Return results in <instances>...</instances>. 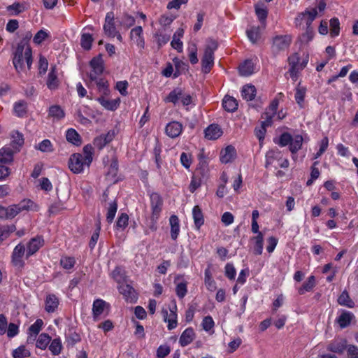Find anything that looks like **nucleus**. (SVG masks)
<instances>
[{"label":"nucleus","instance_id":"f257e3e1","mask_svg":"<svg viewBox=\"0 0 358 358\" xmlns=\"http://www.w3.org/2000/svg\"><path fill=\"white\" fill-rule=\"evenodd\" d=\"M218 47L217 42L213 39H209L205 48L204 54L201 59L202 71L208 73L214 64V52Z\"/></svg>","mask_w":358,"mask_h":358},{"label":"nucleus","instance_id":"f03ea898","mask_svg":"<svg viewBox=\"0 0 358 358\" xmlns=\"http://www.w3.org/2000/svg\"><path fill=\"white\" fill-rule=\"evenodd\" d=\"M34 206L35 203L30 199H23L17 204L10 205L6 208V220L12 219L24 210H32Z\"/></svg>","mask_w":358,"mask_h":358},{"label":"nucleus","instance_id":"7ed1b4c3","mask_svg":"<svg viewBox=\"0 0 358 358\" xmlns=\"http://www.w3.org/2000/svg\"><path fill=\"white\" fill-rule=\"evenodd\" d=\"M25 45L26 42L24 41H20L17 43L13 58V64L14 65L15 69L18 73L23 71L24 69V61H26V46H24Z\"/></svg>","mask_w":358,"mask_h":358},{"label":"nucleus","instance_id":"20e7f679","mask_svg":"<svg viewBox=\"0 0 358 358\" xmlns=\"http://www.w3.org/2000/svg\"><path fill=\"white\" fill-rule=\"evenodd\" d=\"M87 166V163L80 153L73 154L69 160V167L74 173H80L84 170V167Z\"/></svg>","mask_w":358,"mask_h":358},{"label":"nucleus","instance_id":"39448f33","mask_svg":"<svg viewBox=\"0 0 358 358\" xmlns=\"http://www.w3.org/2000/svg\"><path fill=\"white\" fill-rule=\"evenodd\" d=\"M292 42V38L288 35L276 36L273 38L272 51L277 54L288 48Z\"/></svg>","mask_w":358,"mask_h":358},{"label":"nucleus","instance_id":"423d86ee","mask_svg":"<svg viewBox=\"0 0 358 358\" xmlns=\"http://www.w3.org/2000/svg\"><path fill=\"white\" fill-rule=\"evenodd\" d=\"M25 252L24 245L22 244H18L15 246L12 254V263L13 264L19 268H22L24 266V262L22 259V257Z\"/></svg>","mask_w":358,"mask_h":358},{"label":"nucleus","instance_id":"0eeeda50","mask_svg":"<svg viewBox=\"0 0 358 358\" xmlns=\"http://www.w3.org/2000/svg\"><path fill=\"white\" fill-rule=\"evenodd\" d=\"M119 292L124 296L127 301L135 303L137 300V294L135 289L129 284L122 283L118 286Z\"/></svg>","mask_w":358,"mask_h":358},{"label":"nucleus","instance_id":"6e6552de","mask_svg":"<svg viewBox=\"0 0 358 358\" xmlns=\"http://www.w3.org/2000/svg\"><path fill=\"white\" fill-rule=\"evenodd\" d=\"M150 199L152 214H154V216L160 215L163 206V199L162 196L157 192H152L150 194Z\"/></svg>","mask_w":358,"mask_h":358},{"label":"nucleus","instance_id":"1a4fd4ad","mask_svg":"<svg viewBox=\"0 0 358 358\" xmlns=\"http://www.w3.org/2000/svg\"><path fill=\"white\" fill-rule=\"evenodd\" d=\"M103 31L105 34L108 36L115 34L117 29L115 25V15L112 11L106 13L103 24Z\"/></svg>","mask_w":358,"mask_h":358},{"label":"nucleus","instance_id":"9d476101","mask_svg":"<svg viewBox=\"0 0 358 358\" xmlns=\"http://www.w3.org/2000/svg\"><path fill=\"white\" fill-rule=\"evenodd\" d=\"M44 241L41 236H36L31 238L27 244L26 257L35 254L43 245Z\"/></svg>","mask_w":358,"mask_h":358},{"label":"nucleus","instance_id":"9b49d317","mask_svg":"<svg viewBox=\"0 0 358 358\" xmlns=\"http://www.w3.org/2000/svg\"><path fill=\"white\" fill-rule=\"evenodd\" d=\"M182 131V125L178 121H173L169 122L166 128V134L171 138H174L178 137Z\"/></svg>","mask_w":358,"mask_h":358},{"label":"nucleus","instance_id":"f8f14e48","mask_svg":"<svg viewBox=\"0 0 358 358\" xmlns=\"http://www.w3.org/2000/svg\"><path fill=\"white\" fill-rule=\"evenodd\" d=\"M205 137L208 140H216L222 135L221 127L216 124L209 125L204 131Z\"/></svg>","mask_w":358,"mask_h":358},{"label":"nucleus","instance_id":"ddd939ff","mask_svg":"<svg viewBox=\"0 0 358 358\" xmlns=\"http://www.w3.org/2000/svg\"><path fill=\"white\" fill-rule=\"evenodd\" d=\"M236 156V151L234 146L228 145L220 152V161L223 164L232 162Z\"/></svg>","mask_w":358,"mask_h":358},{"label":"nucleus","instance_id":"4468645a","mask_svg":"<svg viewBox=\"0 0 358 358\" xmlns=\"http://www.w3.org/2000/svg\"><path fill=\"white\" fill-rule=\"evenodd\" d=\"M130 38L135 41L136 45L140 48H144L145 41L143 36V28L141 26H137L131 30Z\"/></svg>","mask_w":358,"mask_h":358},{"label":"nucleus","instance_id":"2eb2a0df","mask_svg":"<svg viewBox=\"0 0 358 358\" xmlns=\"http://www.w3.org/2000/svg\"><path fill=\"white\" fill-rule=\"evenodd\" d=\"M347 348V342L344 339L335 340L327 345V350L334 353L343 354Z\"/></svg>","mask_w":358,"mask_h":358},{"label":"nucleus","instance_id":"dca6fc26","mask_svg":"<svg viewBox=\"0 0 358 358\" xmlns=\"http://www.w3.org/2000/svg\"><path fill=\"white\" fill-rule=\"evenodd\" d=\"M32 36V34L31 32L28 31L27 34H26V36L25 37H24L20 41H24L26 42V45L24 46H26V53H25V56H26V63H27V69L28 70H29L31 69V64H32V62H33V58H32V51H31V48L29 44V41L30 40V38H31Z\"/></svg>","mask_w":358,"mask_h":358},{"label":"nucleus","instance_id":"f3484780","mask_svg":"<svg viewBox=\"0 0 358 358\" xmlns=\"http://www.w3.org/2000/svg\"><path fill=\"white\" fill-rule=\"evenodd\" d=\"M299 57L297 53L293 54L288 58L289 64L290 66L289 73L292 78H295L297 76V73H299Z\"/></svg>","mask_w":358,"mask_h":358},{"label":"nucleus","instance_id":"a211bd4d","mask_svg":"<svg viewBox=\"0 0 358 358\" xmlns=\"http://www.w3.org/2000/svg\"><path fill=\"white\" fill-rule=\"evenodd\" d=\"M46 85L48 88L50 90H56L58 87L59 80L57 78L55 66L50 69L48 73Z\"/></svg>","mask_w":358,"mask_h":358},{"label":"nucleus","instance_id":"6ab92c4d","mask_svg":"<svg viewBox=\"0 0 358 358\" xmlns=\"http://www.w3.org/2000/svg\"><path fill=\"white\" fill-rule=\"evenodd\" d=\"M15 150L9 147H3L0 149V163L8 164L13 161Z\"/></svg>","mask_w":358,"mask_h":358},{"label":"nucleus","instance_id":"aec40b11","mask_svg":"<svg viewBox=\"0 0 358 358\" xmlns=\"http://www.w3.org/2000/svg\"><path fill=\"white\" fill-rule=\"evenodd\" d=\"M45 309L48 313H53L57 308L59 299L55 294H48L46 297Z\"/></svg>","mask_w":358,"mask_h":358},{"label":"nucleus","instance_id":"412c9836","mask_svg":"<svg viewBox=\"0 0 358 358\" xmlns=\"http://www.w3.org/2000/svg\"><path fill=\"white\" fill-rule=\"evenodd\" d=\"M192 216L196 229L198 230L200 229L201 227L204 223V217L202 210L199 206H195L193 208Z\"/></svg>","mask_w":358,"mask_h":358},{"label":"nucleus","instance_id":"4be33fe9","mask_svg":"<svg viewBox=\"0 0 358 358\" xmlns=\"http://www.w3.org/2000/svg\"><path fill=\"white\" fill-rule=\"evenodd\" d=\"M355 315L347 310H343L341 315L337 318L336 321L340 327L345 328L350 325Z\"/></svg>","mask_w":358,"mask_h":358},{"label":"nucleus","instance_id":"5701e85b","mask_svg":"<svg viewBox=\"0 0 358 358\" xmlns=\"http://www.w3.org/2000/svg\"><path fill=\"white\" fill-rule=\"evenodd\" d=\"M239 73L242 76H249L254 72V64L252 60L247 59L240 64L238 67Z\"/></svg>","mask_w":358,"mask_h":358},{"label":"nucleus","instance_id":"b1692460","mask_svg":"<svg viewBox=\"0 0 358 358\" xmlns=\"http://www.w3.org/2000/svg\"><path fill=\"white\" fill-rule=\"evenodd\" d=\"M222 106L228 112H234L238 108V102L235 98L226 95L222 101Z\"/></svg>","mask_w":358,"mask_h":358},{"label":"nucleus","instance_id":"393cba45","mask_svg":"<svg viewBox=\"0 0 358 358\" xmlns=\"http://www.w3.org/2000/svg\"><path fill=\"white\" fill-rule=\"evenodd\" d=\"M183 91L184 90L180 87L175 88L168 94L164 101L176 104L179 100L181 101Z\"/></svg>","mask_w":358,"mask_h":358},{"label":"nucleus","instance_id":"a878e982","mask_svg":"<svg viewBox=\"0 0 358 358\" xmlns=\"http://www.w3.org/2000/svg\"><path fill=\"white\" fill-rule=\"evenodd\" d=\"M171 225V237L176 240L180 232L179 219L178 216L173 215L169 218Z\"/></svg>","mask_w":358,"mask_h":358},{"label":"nucleus","instance_id":"bb28decb","mask_svg":"<svg viewBox=\"0 0 358 358\" xmlns=\"http://www.w3.org/2000/svg\"><path fill=\"white\" fill-rule=\"evenodd\" d=\"M337 301L339 305L346 306L350 308L355 307V302L350 297L348 292L344 290L338 297Z\"/></svg>","mask_w":358,"mask_h":358},{"label":"nucleus","instance_id":"cd10ccee","mask_svg":"<svg viewBox=\"0 0 358 358\" xmlns=\"http://www.w3.org/2000/svg\"><path fill=\"white\" fill-rule=\"evenodd\" d=\"M97 101L100 103V104L103 106L106 109L109 110H115L117 108L120 104L119 99H113L109 100L106 99L103 96L99 97Z\"/></svg>","mask_w":358,"mask_h":358},{"label":"nucleus","instance_id":"c85d7f7f","mask_svg":"<svg viewBox=\"0 0 358 358\" xmlns=\"http://www.w3.org/2000/svg\"><path fill=\"white\" fill-rule=\"evenodd\" d=\"M90 65L94 72H95L96 73H102L104 67L103 61L102 59L101 55H99L96 57H93L90 62Z\"/></svg>","mask_w":358,"mask_h":358},{"label":"nucleus","instance_id":"c756f323","mask_svg":"<svg viewBox=\"0 0 358 358\" xmlns=\"http://www.w3.org/2000/svg\"><path fill=\"white\" fill-rule=\"evenodd\" d=\"M12 138L13 140L10 143L12 149L14 150L15 152H19L20 148L24 144L23 135L18 131H15L12 135Z\"/></svg>","mask_w":358,"mask_h":358},{"label":"nucleus","instance_id":"7c9ffc66","mask_svg":"<svg viewBox=\"0 0 358 358\" xmlns=\"http://www.w3.org/2000/svg\"><path fill=\"white\" fill-rule=\"evenodd\" d=\"M241 95L247 101H252L256 96V89L254 85H244L241 90Z\"/></svg>","mask_w":358,"mask_h":358},{"label":"nucleus","instance_id":"2f4dec72","mask_svg":"<svg viewBox=\"0 0 358 358\" xmlns=\"http://www.w3.org/2000/svg\"><path fill=\"white\" fill-rule=\"evenodd\" d=\"M165 29H159L155 34L154 37L156 38L158 48H160L164 45L166 44L170 40V34L164 33Z\"/></svg>","mask_w":358,"mask_h":358},{"label":"nucleus","instance_id":"473e14b6","mask_svg":"<svg viewBox=\"0 0 358 358\" xmlns=\"http://www.w3.org/2000/svg\"><path fill=\"white\" fill-rule=\"evenodd\" d=\"M14 112L17 117H24L27 112V103L24 100L15 102L13 107Z\"/></svg>","mask_w":358,"mask_h":358},{"label":"nucleus","instance_id":"72a5a7b5","mask_svg":"<svg viewBox=\"0 0 358 358\" xmlns=\"http://www.w3.org/2000/svg\"><path fill=\"white\" fill-rule=\"evenodd\" d=\"M303 136L301 135H296L294 138L292 137V141H291L289 146V151L292 154H296L302 147L303 145Z\"/></svg>","mask_w":358,"mask_h":358},{"label":"nucleus","instance_id":"f704fd0d","mask_svg":"<svg viewBox=\"0 0 358 358\" xmlns=\"http://www.w3.org/2000/svg\"><path fill=\"white\" fill-rule=\"evenodd\" d=\"M106 303L102 299H96L92 306V313L94 318H97L100 316L103 310Z\"/></svg>","mask_w":358,"mask_h":358},{"label":"nucleus","instance_id":"c9c22d12","mask_svg":"<svg viewBox=\"0 0 358 358\" xmlns=\"http://www.w3.org/2000/svg\"><path fill=\"white\" fill-rule=\"evenodd\" d=\"M176 71L173 73V78L178 77L182 73L186 72L188 70V64L178 58L173 59Z\"/></svg>","mask_w":358,"mask_h":358},{"label":"nucleus","instance_id":"e433bc0d","mask_svg":"<svg viewBox=\"0 0 358 358\" xmlns=\"http://www.w3.org/2000/svg\"><path fill=\"white\" fill-rule=\"evenodd\" d=\"M66 140L76 145H80L81 144V138L78 133L73 129H69L66 134Z\"/></svg>","mask_w":358,"mask_h":358},{"label":"nucleus","instance_id":"4c0bfd02","mask_svg":"<svg viewBox=\"0 0 358 358\" xmlns=\"http://www.w3.org/2000/svg\"><path fill=\"white\" fill-rule=\"evenodd\" d=\"M112 278L119 284L126 282L125 271L121 267H116L111 273Z\"/></svg>","mask_w":358,"mask_h":358},{"label":"nucleus","instance_id":"58836bf2","mask_svg":"<svg viewBox=\"0 0 358 358\" xmlns=\"http://www.w3.org/2000/svg\"><path fill=\"white\" fill-rule=\"evenodd\" d=\"M48 115L57 120L64 117L65 113L59 105H54L50 107Z\"/></svg>","mask_w":358,"mask_h":358},{"label":"nucleus","instance_id":"ea45409f","mask_svg":"<svg viewBox=\"0 0 358 358\" xmlns=\"http://www.w3.org/2000/svg\"><path fill=\"white\" fill-rule=\"evenodd\" d=\"M255 13L259 20L263 24L264 26H265V22L268 16V10L264 6V4L255 5Z\"/></svg>","mask_w":358,"mask_h":358},{"label":"nucleus","instance_id":"a19ab883","mask_svg":"<svg viewBox=\"0 0 358 358\" xmlns=\"http://www.w3.org/2000/svg\"><path fill=\"white\" fill-rule=\"evenodd\" d=\"M160 215H155L151 213V216L146 220V229H145V234H148L149 231H155L157 229V222Z\"/></svg>","mask_w":358,"mask_h":358},{"label":"nucleus","instance_id":"79ce46f5","mask_svg":"<svg viewBox=\"0 0 358 358\" xmlns=\"http://www.w3.org/2000/svg\"><path fill=\"white\" fill-rule=\"evenodd\" d=\"M315 285V278L314 275H310L306 282H305L302 287L298 289L300 295L303 294L306 292H310Z\"/></svg>","mask_w":358,"mask_h":358},{"label":"nucleus","instance_id":"37998d69","mask_svg":"<svg viewBox=\"0 0 358 358\" xmlns=\"http://www.w3.org/2000/svg\"><path fill=\"white\" fill-rule=\"evenodd\" d=\"M247 36L249 40L252 43H257L260 38V29L259 27H252L246 31Z\"/></svg>","mask_w":358,"mask_h":358},{"label":"nucleus","instance_id":"c03bdc74","mask_svg":"<svg viewBox=\"0 0 358 358\" xmlns=\"http://www.w3.org/2000/svg\"><path fill=\"white\" fill-rule=\"evenodd\" d=\"M204 275L205 285L207 289L210 292L215 291L216 289V282L213 280L209 268L205 270Z\"/></svg>","mask_w":358,"mask_h":358},{"label":"nucleus","instance_id":"a18cd8bd","mask_svg":"<svg viewBox=\"0 0 358 358\" xmlns=\"http://www.w3.org/2000/svg\"><path fill=\"white\" fill-rule=\"evenodd\" d=\"M117 210V203L115 200L109 203L107 209L106 220L108 223H112Z\"/></svg>","mask_w":358,"mask_h":358},{"label":"nucleus","instance_id":"49530a36","mask_svg":"<svg viewBox=\"0 0 358 358\" xmlns=\"http://www.w3.org/2000/svg\"><path fill=\"white\" fill-rule=\"evenodd\" d=\"M253 239L255 241V245L254 246V253L256 255H260L263 251V241L264 236L262 233H259L257 236L254 237Z\"/></svg>","mask_w":358,"mask_h":358},{"label":"nucleus","instance_id":"de8ad7c7","mask_svg":"<svg viewBox=\"0 0 358 358\" xmlns=\"http://www.w3.org/2000/svg\"><path fill=\"white\" fill-rule=\"evenodd\" d=\"M306 90L303 87H297L296 88L295 100L301 108H303V101L306 95Z\"/></svg>","mask_w":358,"mask_h":358},{"label":"nucleus","instance_id":"09e8293b","mask_svg":"<svg viewBox=\"0 0 358 358\" xmlns=\"http://www.w3.org/2000/svg\"><path fill=\"white\" fill-rule=\"evenodd\" d=\"M164 320L168 322L169 329H174L177 325V315L176 312L171 310L170 314L168 315L167 311H166Z\"/></svg>","mask_w":358,"mask_h":358},{"label":"nucleus","instance_id":"8fccbe9b","mask_svg":"<svg viewBox=\"0 0 358 358\" xmlns=\"http://www.w3.org/2000/svg\"><path fill=\"white\" fill-rule=\"evenodd\" d=\"M330 35L331 37L337 36L340 32V22L338 18L333 17L329 22Z\"/></svg>","mask_w":358,"mask_h":358},{"label":"nucleus","instance_id":"3c124183","mask_svg":"<svg viewBox=\"0 0 358 358\" xmlns=\"http://www.w3.org/2000/svg\"><path fill=\"white\" fill-rule=\"evenodd\" d=\"M93 41L92 36L90 34H83L80 39V44L83 49L89 50L91 49Z\"/></svg>","mask_w":358,"mask_h":358},{"label":"nucleus","instance_id":"603ef678","mask_svg":"<svg viewBox=\"0 0 358 358\" xmlns=\"http://www.w3.org/2000/svg\"><path fill=\"white\" fill-rule=\"evenodd\" d=\"M93 150V147L90 144L86 145L83 148V154L82 155L85 159V162L87 163V167H89L92 162Z\"/></svg>","mask_w":358,"mask_h":358},{"label":"nucleus","instance_id":"864d4df0","mask_svg":"<svg viewBox=\"0 0 358 358\" xmlns=\"http://www.w3.org/2000/svg\"><path fill=\"white\" fill-rule=\"evenodd\" d=\"M35 148L43 152H50L53 151L52 143L48 139L42 141L39 144L35 146Z\"/></svg>","mask_w":358,"mask_h":358},{"label":"nucleus","instance_id":"5fc2aeb1","mask_svg":"<svg viewBox=\"0 0 358 358\" xmlns=\"http://www.w3.org/2000/svg\"><path fill=\"white\" fill-rule=\"evenodd\" d=\"M291 141H292V136L288 132H284L280 136L278 141H275V143L281 147H285L288 145H289Z\"/></svg>","mask_w":358,"mask_h":358},{"label":"nucleus","instance_id":"6e6d98bb","mask_svg":"<svg viewBox=\"0 0 358 358\" xmlns=\"http://www.w3.org/2000/svg\"><path fill=\"white\" fill-rule=\"evenodd\" d=\"M25 7L24 5L19 2H15L7 7V10L11 12V15H19L20 13H22Z\"/></svg>","mask_w":358,"mask_h":358},{"label":"nucleus","instance_id":"4d7b16f0","mask_svg":"<svg viewBox=\"0 0 358 358\" xmlns=\"http://www.w3.org/2000/svg\"><path fill=\"white\" fill-rule=\"evenodd\" d=\"M43 325V321L41 319H38L36 321L29 327V334L31 336L33 334L38 335Z\"/></svg>","mask_w":358,"mask_h":358},{"label":"nucleus","instance_id":"13d9d810","mask_svg":"<svg viewBox=\"0 0 358 358\" xmlns=\"http://www.w3.org/2000/svg\"><path fill=\"white\" fill-rule=\"evenodd\" d=\"M75 264L76 260L73 257H62L60 259V264L64 269L72 268Z\"/></svg>","mask_w":358,"mask_h":358},{"label":"nucleus","instance_id":"bf43d9fd","mask_svg":"<svg viewBox=\"0 0 358 358\" xmlns=\"http://www.w3.org/2000/svg\"><path fill=\"white\" fill-rule=\"evenodd\" d=\"M129 216L127 213H122L116 222V228L117 229H124L128 225Z\"/></svg>","mask_w":358,"mask_h":358},{"label":"nucleus","instance_id":"052dcab7","mask_svg":"<svg viewBox=\"0 0 358 358\" xmlns=\"http://www.w3.org/2000/svg\"><path fill=\"white\" fill-rule=\"evenodd\" d=\"M189 59L192 64H195L198 62L197 58V47L195 44H192L188 47Z\"/></svg>","mask_w":358,"mask_h":358},{"label":"nucleus","instance_id":"680f3d73","mask_svg":"<svg viewBox=\"0 0 358 358\" xmlns=\"http://www.w3.org/2000/svg\"><path fill=\"white\" fill-rule=\"evenodd\" d=\"M187 283L186 282H182L178 283L176 287V295L180 299H183L187 292Z\"/></svg>","mask_w":358,"mask_h":358},{"label":"nucleus","instance_id":"e2e57ef3","mask_svg":"<svg viewBox=\"0 0 358 358\" xmlns=\"http://www.w3.org/2000/svg\"><path fill=\"white\" fill-rule=\"evenodd\" d=\"M100 230H101V223L99 221L96 224V229L95 231L93 233V234L92 235L90 243H89V247L91 249H93L97 243V241L99 237Z\"/></svg>","mask_w":358,"mask_h":358},{"label":"nucleus","instance_id":"0e129e2a","mask_svg":"<svg viewBox=\"0 0 358 358\" xmlns=\"http://www.w3.org/2000/svg\"><path fill=\"white\" fill-rule=\"evenodd\" d=\"M14 358H24L29 356V352L24 346H20L13 352Z\"/></svg>","mask_w":358,"mask_h":358},{"label":"nucleus","instance_id":"69168bd1","mask_svg":"<svg viewBox=\"0 0 358 358\" xmlns=\"http://www.w3.org/2000/svg\"><path fill=\"white\" fill-rule=\"evenodd\" d=\"M49 350L53 355H59L62 350V343L59 338L54 339L49 346Z\"/></svg>","mask_w":358,"mask_h":358},{"label":"nucleus","instance_id":"338daca9","mask_svg":"<svg viewBox=\"0 0 358 358\" xmlns=\"http://www.w3.org/2000/svg\"><path fill=\"white\" fill-rule=\"evenodd\" d=\"M203 329L206 331H210L214 327L215 322L213 317L210 315L204 317L202 321Z\"/></svg>","mask_w":358,"mask_h":358},{"label":"nucleus","instance_id":"774afa93","mask_svg":"<svg viewBox=\"0 0 358 358\" xmlns=\"http://www.w3.org/2000/svg\"><path fill=\"white\" fill-rule=\"evenodd\" d=\"M280 155V152L275 150H269L266 155V164L265 166L268 167L271 165L275 159Z\"/></svg>","mask_w":358,"mask_h":358}]
</instances>
